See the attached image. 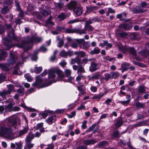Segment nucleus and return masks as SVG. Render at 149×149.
<instances>
[{"label":"nucleus","instance_id":"nucleus-1","mask_svg":"<svg viewBox=\"0 0 149 149\" xmlns=\"http://www.w3.org/2000/svg\"><path fill=\"white\" fill-rule=\"evenodd\" d=\"M24 39L20 43H17L16 46L24 49V50H27L29 49V43H33L35 42L37 43L40 42L42 40V37L33 36L31 37L27 36L24 38Z\"/></svg>","mask_w":149,"mask_h":149},{"label":"nucleus","instance_id":"nucleus-2","mask_svg":"<svg viewBox=\"0 0 149 149\" xmlns=\"http://www.w3.org/2000/svg\"><path fill=\"white\" fill-rule=\"evenodd\" d=\"M12 131V129L10 127H0V135L5 138L11 140L15 138L13 135Z\"/></svg>","mask_w":149,"mask_h":149},{"label":"nucleus","instance_id":"nucleus-3","mask_svg":"<svg viewBox=\"0 0 149 149\" xmlns=\"http://www.w3.org/2000/svg\"><path fill=\"white\" fill-rule=\"evenodd\" d=\"M34 137V134L32 132H30L26 136L25 140V146L24 149H31L34 144L31 143V141Z\"/></svg>","mask_w":149,"mask_h":149},{"label":"nucleus","instance_id":"nucleus-4","mask_svg":"<svg viewBox=\"0 0 149 149\" xmlns=\"http://www.w3.org/2000/svg\"><path fill=\"white\" fill-rule=\"evenodd\" d=\"M92 22L91 21H87L86 22L84 29L82 30H80L79 29V34H86V31H91L93 30L94 28L91 25Z\"/></svg>","mask_w":149,"mask_h":149},{"label":"nucleus","instance_id":"nucleus-5","mask_svg":"<svg viewBox=\"0 0 149 149\" xmlns=\"http://www.w3.org/2000/svg\"><path fill=\"white\" fill-rule=\"evenodd\" d=\"M56 72L60 80L63 81L65 82H70L72 79V77H69L68 78H66V76L63 73L62 71L59 70H56Z\"/></svg>","mask_w":149,"mask_h":149},{"label":"nucleus","instance_id":"nucleus-6","mask_svg":"<svg viewBox=\"0 0 149 149\" xmlns=\"http://www.w3.org/2000/svg\"><path fill=\"white\" fill-rule=\"evenodd\" d=\"M76 41L79 45L80 48H82L84 49H87L90 46V44L88 42H85L84 39H77L76 40Z\"/></svg>","mask_w":149,"mask_h":149},{"label":"nucleus","instance_id":"nucleus-7","mask_svg":"<svg viewBox=\"0 0 149 149\" xmlns=\"http://www.w3.org/2000/svg\"><path fill=\"white\" fill-rule=\"evenodd\" d=\"M8 36L10 39L13 40L14 41L18 42L21 40L20 38H18L14 33V30L13 29H10L8 30Z\"/></svg>","mask_w":149,"mask_h":149},{"label":"nucleus","instance_id":"nucleus-8","mask_svg":"<svg viewBox=\"0 0 149 149\" xmlns=\"http://www.w3.org/2000/svg\"><path fill=\"white\" fill-rule=\"evenodd\" d=\"M39 10L41 14L44 16H47L51 15V10L48 6H45V8L44 7L40 8Z\"/></svg>","mask_w":149,"mask_h":149},{"label":"nucleus","instance_id":"nucleus-9","mask_svg":"<svg viewBox=\"0 0 149 149\" xmlns=\"http://www.w3.org/2000/svg\"><path fill=\"white\" fill-rule=\"evenodd\" d=\"M17 59V56L12 52H10V57L7 60L8 63L10 65H13L16 63Z\"/></svg>","mask_w":149,"mask_h":149},{"label":"nucleus","instance_id":"nucleus-10","mask_svg":"<svg viewBox=\"0 0 149 149\" xmlns=\"http://www.w3.org/2000/svg\"><path fill=\"white\" fill-rule=\"evenodd\" d=\"M18 120V119L16 117L11 116L8 118V121L11 127L16 129Z\"/></svg>","mask_w":149,"mask_h":149},{"label":"nucleus","instance_id":"nucleus-11","mask_svg":"<svg viewBox=\"0 0 149 149\" xmlns=\"http://www.w3.org/2000/svg\"><path fill=\"white\" fill-rule=\"evenodd\" d=\"M11 40L10 39H8L7 38H5L3 39L2 42L5 46L6 49L8 50L13 47Z\"/></svg>","mask_w":149,"mask_h":149},{"label":"nucleus","instance_id":"nucleus-12","mask_svg":"<svg viewBox=\"0 0 149 149\" xmlns=\"http://www.w3.org/2000/svg\"><path fill=\"white\" fill-rule=\"evenodd\" d=\"M101 65V64L96 63L94 62H92L89 68V70L91 72H93L99 68V66Z\"/></svg>","mask_w":149,"mask_h":149},{"label":"nucleus","instance_id":"nucleus-13","mask_svg":"<svg viewBox=\"0 0 149 149\" xmlns=\"http://www.w3.org/2000/svg\"><path fill=\"white\" fill-rule=\"evenodd\" d=\"M73 12L76 15L79 16L83 13V7L81 6L77 7L74 8Z\"/></svg>","mask_w":149,"mask_h":149},{"label":"nucleus","instance_id":"nucleus-14","mask_svg":"<svg viewBox=\"0 0 149 149\" xmlns=\"http://www.w3.org/2000/svg\"><path fill=\"white\" fill-rule=\"evenodd\" d=\"M36 81L33 84V85L34 87H38L41 85L42 79L39 76H36Z\"/></svg>","mask_w":149,"mask_h":149},{"label":"nucleus","instance_id":"nucleus-15","mask_svg":"<svg viewBox=\"0 0 149 149\" xmlns=\"http://www.w3.org/2000/svg\"><path fill=\"white\" fill-rule=\"evenodd\" d=\"M64 32L67 33H79V29L73 28L70 29V28H64Z\"/></svg>","mask_w":149,"mask_h":149},{"label":"nucleus","instance_id":"nucleus-16","mask_svg":"<svg viewBox=\"0 0 149 149\" xmlns=\"http://www.w3.org/2000/svg\"><path fill=\"white\" fill-rule=\"evenodd\" d=\"M98 7L95 6H90L86 7V10L84 14V15H86V14H89L92 11L98 9Z\"/></svg>","mask_w":149,"mask_h":149},{"label":"nucleus","instance_id":"nucleus-17","mask_svg":"<svg viewBox=\"0 0 149 149\" xmlns=\"http://www.w3.org/2000/svg\"><path fill=\"white\" fill-rule=\"evenodd\" d=\"M9 66L10 65L8 63H0V68L6 72H7L10 69L9 68Z\"/></svg>","mask_w":149,"mask_h":149},{"label":"nucleus","instance_id":"nucleus-18","mask_svg":"<svg viewBox=\"0 0 149 149\" xmlns=\"http://www.w3.org/2000/svg\"><path fill=\"white\" fill-rule=\"evenodd\" d=\"M130 63L127 62H124L122 63L121 66V69H122V72H123L128 70V67L129 66Z\"/></svg>","mask_w":149,"mask_h":149},{"label":"nucleus","instance_id":"nucleus-19","mask_svg":"<svg viewBox=\"0 0 149 149\" xmlns=\"http://www.w3.org/2000/svg\"><path fill=\"white\" fill-rule=\"evenodd\" d=\"M83 143L86 145H93L97 143V141L94 139L84 140Z\"/></svg>","mask_w":149,"mask_h":149},{"label":"nucleus","instance_id":"nucleus-20","mask_svg":"<svg viewBox=\"0 0 149 149\" xmlns=\"http://www.w3.org/2000/svg\"><path fill=\"white\" fill-rule=\"evenodd\" d=\"M116 17L118 19H119L120 21H126L127 19L126 14L125 13H122L118 14L116 16Z\"/></svg>","mask_w":149,"mask_h":149},{"label":"nucleus","instance_id":"nucleus-21","mask_svg":"<svg viewBox=\"0 0 149 149\" xmlns=\"http://www.w3.org/2000/svg\"><path fill=\"white\" fill-rule=\"evenodd\" d=\"M81 60V58L77 56L75 57L74 58H72L71 60L70 63L71 65L74 64L75 63H77L79 65L80 64Z\"/></svg>","mask_w":149,"mask_h":149},{"label":"nucleus","instance_id":"nucleus-22","mask_svg":"<svg viewBox=\"0 0 149 149\" xmlns=\"http://www.w3.org/2000/svg\"><path fill=\"white\" fill-rule=\"evenodd\" d=\"M56 118L55 116H52L49 117L45 121L49 124L51 125L55 121Z\"/></svg>","mask_w":149,"mask_h":149},{"label":"nucleus","instance_id":"nucleus-23","mask_svg":"<svg viewBox=\"0 0 149 149\" xmlns=\"http://www.w3.org/2000/svg\"><path fill=\"white\" fill-rule=\"evenodd\" d=\"M77 5V3L75 1L70 2L68 5L67 8L69 10H72L76 7Z\"/></svg>","mask_w":149,"mask_h":149},{"label":"nucleus","instance_id":"nucleus-24","mask_svg":"<svg viewBox=\"0 0 149 149\" xmlns=\"http://www.w3.org/2000/svg\"><path fill=\"white\" fill-rule=\"evenodd\" d=\"M7 56V54L6 52L0 49V61L5 59Z\"/></svg>","mask_w":149,"mask_h":149},{"label":"nucleus","instance_id":"nucleus-25","mask_svg":"<svg viewBox=\"0 0 149 149\" xmlns=\"http://www.w3.org/2000/svg\"><path fill=\"white\" fill-rule=\"evenodd\" d=\"M149 51H148L147 48L145 50L141 51L139 52V54L143 57H146L147 56H149Z\"/></svg>","mask_w":149,"mask_h":149},{"label":"nucleus","instance_id":"nucleus-26","mask_svg":"<svg viewBox=\"0 0 149 149\" xmlns=\"http://www.w3.org/2000/svg\"><path fill=\"white\" fill-rule=\"evenodd\" d=\"M56 70H49L48 77L49 78H54L56 76Z\"/></svg>","mask_w":149,"mask_h":149},{"label":"nucleus","instance_id":"nucleus-27","mask_svg":"<svg viewBox=\"0 0 149 149\" xmlns=\"http://www.w3.org/2000/svg\"><path fill=\"white\" fill-rule=\"evenodd\" d=\"M123 124V121L122 118L119 117L116 119V121L115 123V125L118 127L121 126Z\"/></svg>","mask_w":149,"mask_h":149},{"label":"nucleus","instance_id":"nucleus-28","mask_svg":"<svg viewBox=\"0 0 149 149\" xmlns=\"http://www.w3.org/2000/svg\"><path fill=\"white\" fill-rule=\"evenodd\" d=\"M9 95H10L9 93L6 90H3L0 92V96H1L3 100L6 99L7 98V96Z\"/></svg>","mask_w":149,"mask_h":149},{"label":"nucleus","instance_id":"nucleus-29","mask_svg":"<svg viewBox=\"0 0 149 149\" xmlns=\"http://www.w3.org/2000/svg\"><path fill=\"white\" fill-rule=\"evenodd\" d=\"M66 18V15L63 13H61L58 15L57 18L58 21H62Z\"/></svg>","mask_w":149,"mask_h":149},{"label":"nucleus","instance_id":"nucleus-30","mask_svg":"<svg viewBox=\"0 0 149 149\" xmlns=\"http://www.w3.org/2000/svg\"><path fill=\"white\" fill-rule=\"evenodd\" d=\"M146 91L145 87L143 86H140L138 88L137 92L139 93H142Z\"/></svg>","mask_w":149,"mask_h":149},{"label":"nucleus","instance_id":"nucleus-31","mask_svg":"<svg viewBox=\"0 0 149 149\" xmlns=\"http://www.w3.org/2000/svg\"><path fill=\"white\" fill-rule=\"evenodd\" d=\"M8 90H6L10 94L12 91H13L14 89V86L12 84H9L7 86Z\"/></svg>","mask_w":149,"mask_h":149},{"label":"nucleus","instance_id":"nucleus-32","mask_svg":"<svg viewBox=\"0 0 149 149\" xmlns=\"http://www.w3.org/2000/svg\"><path fill=\"white\" fill-rule=\"evenodd\" d=\"M9 9L8 6H5L1 9V13L3 15H5L8 12Z\"/></svg>","mask_w":149,"mask_h":149},{"label":"nucleus","instance_id":"nucleus-33","mask_svg":"<svg viewBox=\"0 0 149 149\" xmlns=\"http://www.w3.org/2000/svg\"><path fill=\"white\" fill-rule=\"evenodd\" d=\"M15 104V103L13 101H11L10 103L8 105L6 106V109H8L9 111H11L13 106Z\"/></svg>","mask_w":149,"mask_h":149},{"label":"nucleus","instance_id":"nucleus-34","mask_svg":"<svg viewBox=\"0 0 149 149\" xmlns=\"http://www.w3.org/2000/svg\"><path fill=\"white\" fill-rule=\"evenodd\" d=\"M135 106L136 108H137L143 109L145 108L144 104L141 103L139 102H136Z\"/></svg>","mask_w":149,"mask_h":149},{"label":"nucleus","instance_id":"nucleus-35","mask_svg":"<svg viewBox=\"0 0 149 149\" xmlns=\"http://www.w3.org/2000/svg\"><path fill=\"white\" fill-rule=\"evenodd\" d=\"M78 73H81L85 72L84 68L81 65H79L78 69L77 70Z\"/></svg>","mask_w":149,"mask_h":149},{"label":"nucleus","instance_id":"nucleus-36","mask_svg":"<svg viewBox=\"0 0 149 149\" xmlns=\"http://www.w3.org/2000/svg\"><path fill=\"white\" fill-rule=\"evenodd\" d=\"M129 37L131 39H137L139 38V36L136 33H132L131 34Z\"/></svg>","mask_w":149,"mask_h":149},{"label":"nucleus","instance_id":"nucleus-37","mask_svg":"<svg viewBox=\"0 0 149 149\" xmlns=\"http://www.w3.org/2000/svg\"><path fill=\"white\" fill-rule=\"evenodd\" d=\"M128 50L130 53L134 56H135L136 54V51L135 49L133 47H129Z\"/></svg>","mask_w":149,"mask_h":149},{"label":"nucleus","instance_id":"nucleus-38","mask_svg":"<svg viewBox=\"0 0 149 149\" xmlns=\"http://www.w3.org/2000/svg\"><path fill=\"white\" fill-rule=\"evenodd\" d=\"M24 89L23 86H20L19 88L17 90V92L19 94H23L24 93Z\"/></svg>","mask_w":149,"mask_h":149},{"label":"nucleus","instance_id":"nucleus-39","mask_svg":"<svg viewBox=\"0 0 149 149\" xmlns=\"http://www.w3.org/2000/svg\"><path fill=\"white\" fill-rule=\"evenodd\" d=\"M15 145L17 147L16 149H22L23 146V143L21 141L19 142H16Z\"/></svg>","mask_w":149,"mask_h":149},{"label":"nucleus","instance_id":"nucleus-40","mask_svg":"<svg viewBox=\"0 0 149 149\" xmlns=\"http://www.w3.org/2000/svg\"><path fill=\"white\" fill-rule=\"evenodd\" d=\"M112 135L114 138H119L120 136V134L117 130L114 131L113 132Z\"/></svg>","mask_w":149,"mask_h":149},{"label":"nucleus","instance_id":"nucleus-41","mask_svg":"<svg viewBox=\"0 0 149 149\" xmlns=\"http://www.w3.org/2000/svg\"><path fill=\"white\" fill-rule=\"evenodd\" d=\"M52 16L51 15L46 20V24H50L52 25H54V23L52 21Z\"/></svg>","mask_w":149,"mask_h":149},{"label":"nucleus","instance_id":"nucleus-42","mask_svg":"<svg viewBox=\"0 0 149 149\" xmlns=\"http://www.w3.org/2000/svg\"><path fill=\"white\" fill-rule=\"evenodd\" d=\"M132 11L134 13H138L143 12L142 10L140 8H134Z\"/></svg>","mask_w":149,"mask_h":149},{"label":"nucleus","instance_id":"nucleus-43","mask_svg":"<svg viewBox=\"0 0 149 149\" xmlns=\"http://www.w3.org/2000/svg\"><path fill=\"white\" fill-rule=\"evenodd\" d=\"M57 40L59 41L58 47H61L63 45L64 41L63 40L59 38L58 37H57Z\"/></svg>","mask_w":149,"mask_h":149},{"label":"nucleus","instance_id":"nucleus-44","mask_svg":"<svg viewBox=\"0 0 149 149\" xmlns=\"http://www.w3.org/2000/svg\"><path fill=\"white\" fill-rule=\"evenodd\" d=\"M120 76L119 73L118 72H113L112 73L111 78L116 79L118 78Z\"/></svg>","mask_w":149,"mask_h":149},{"label":"nucleus","instance_id":"nucleus-45","mask_svg":"<svg viewBox=\"0 0 149 149\" xmlns=\"http://www.w3.org/2000/svg\"><path fill=\"white\" fill-rule=\"evenodd\" d=\"M28 131V129L25 128L23 130H20L19 131V135L21 136L23 134L27 133Z\"/></svg>","mask_w":149,"mask_h":149},{"label":"nucleus","instance_id":"nucleus-46","mask_svg":"<svg viewBox=\"0 0 149 149\" xmlns=\"http://www.w3.org/2000/svg\"><path fill=\"white\" fill-rule=\"evenodd\" d=\"M125 111L126 114V116L127 117H130L133 114L132 111L130 109H127L125 110Z\"/></svg>","mask_w":149,"mask_h":149},{"label":"nucleus","instance_id":"nucleus-47","mask_svg":"<svg viewBox=\"0 0 149 149\" xmlns=\"http://www.w3.org/2000/svg\"><path fill=\"white\" fill-rule=\"evenodd\" d=\"M128 48L126 47H122L120 48V49L123 54L126 53L128 50Z\"/></svg>","mask_w":149,"mask_h":149},{"label":"nucleus","instance_id":"nucleus-48","mask_svg":"<svg viewBox=\"0 0 149 149\" xmlns=\"http://www.w3.org/2000/svg\"><path fill=\"white\" fill-rule=\"evenodd\" d=\"M65 73L66 76V78L67 79L69 77H71L70 75L71 73V71L67 69L65 71Z\"/></svg>","mask_w":149,"mask_h":149},{"label":"nucleus","instance_id":"nucleus-49","mask_svg":"<svg viewBox=\"0 0 149 149\" xmlns=\"http://www.w3.org/2000/svg\"><path fill=\"white\" fill-rule=\"evenodd\" d=\"M55 4L56 7L58 9H62L64 7V4L62 2L56 3Z\"/></svg>","mask_w":149,"mask_h":149},{"label":"nucleus","instance_id":"nucleus-50","mask_svg":"<svg viewBox=\"0 0 149 149\" xmlns=\"http://www.w3.org/2000/svg\"><path fill=\"white\" fill-rule=\"evenodd\" d=\"M100 49L98 48H95L93 50H91V53L92 54H97L100 53Z\"/></svg>","mask_w":149,"mask_h":149},{"label":"nucleus","instance_id":"nucleus-51","mask_svg":"<svg viewBox=\"0 0 149 149\" xmlns=\"http://www.w3.org/2000/svg\"><path fill=\"white\" fill-rule=\"evenodd\" d=\"M120 28L123 30H127L128 29V25L125 24H121L120 25Z\"/></svg>","mask_w":149,"mask_h":149},{"label":"nucleus","instance_id":"nucleus-52","mask_svg":"<svg viewBox=\"0 0 149 149\" xmlns=\"http://www.w3.org/2000/svg\"><path fill=\"white\" fill-rule=\"evenodd\" d=\"M97 124L95 123L93 124L92 126L88 128L86 131L87 132H89L93 130V129L97 126Z\"/></svg>","mask_w":149,"mask_h":149},{"label":"nucleus","instance_id":"nucleus-53","mask_svg":"<svg viewBox=\"0 0 149 149\" xmlns=\"http://www.w3.org/2000/svg\"><path fill=\"white\" fill-rule=\"evenodd\" d=\"M5 31V28L4 26L0 24V34H3Z\"/></svg>","mask_w":149,"mask_h":149},{"label":"nucleus","instance_id":"nucleus-54","mask_svg":"<svg viewBox=\"0 0 149 149\" xmlns=\"http://www.w3.org/2000/svg\"><path fill=\"white\" fill-rule=\"evenodd\" d=\"M119 103H120L122 105L124 106H126L129 103V100H126V101H119Z\"/></svg>","mask_w":149,"mask_h":149},{"label":"nucleus","instance_id":"nucleus-55","mask_svg":"<svg viewBox=\"0 0 149 149\" xmlns=\"http://www.w3.org/2000/svg\"><path fill=\"white\" fill-rule=\"evenodd\" d=\"M6 79V76L2 74H0V84L3 82Z\"/></svg>","mask_w":149,"mask_h":149},{"label":"nucleus","instance_id":"nucleus-56","mask_svg":"<svg viewBox=\"0 0 149 149\" xmlns=\"http://www.w3.org/2000/svg\"><path fill=\"white\" fill-rule=\"evenodd\" d=\"M35 72L37 74L41 72L42 70V67H36L35 68Z\"/></svg>","mask_w":149,"mask_h":149},{"label":"nucleus","instance_id":"nucleus-57","mask_svg":"<svg viewBox=\"0 0 149 149\" xmlns=\"http://www.w3.org/2000/svg\"><path fill=\"white\" fill-rule=\"evenodd\" d=\"M78 44L77 41L76 42H74L71 43L70 46L73 48H76L78 47Z\"/></svg>","mask_w":149,"mask_h":149},{"label":"nucleus","instance_id":"nucleus-58","mask_svg":"<svg viewBox=\"0 0 149 149\" xmlns=\"http://www.w3.org/2000/svg\"><path fill=\"white\" fill-rule=\"evenodd\" d=\"M119 34L121 38H124L127 36V33L125 32H122L119 33Z\"/></svg>","mask_w":149,"mask_h":149},{"label":"nucleus","instance_id":"nucleus-59","mask_svg":"<svg viewBox=\"0 0 149 149\" xmlns=\"http://www.w3.org/2000/svg\"><path fill=\"white\" fill-rule=\"evenodd\" d=\"M24 77L28 81H31L32 80L31 77L29 74H25L24 75Z\"/></svg>","mask_w":149,"mask_h":149},{"label":"nucleus","instance_id":"nucleus-60","mask_svg":"<svg viewBox=\"0 0 149 149\" xmlns=\"http://www.w3.org/2000/svg\"><path fill=\"white\" fill-rule=\"evenodd\" d=\"M13 1V0H5L4 2V4L7 5H10Z\"/></svg>","mask_w":149,"mask_h":149},{"label":"nucleus","instance_id":"nucleus-61","mask_svg":"<svg viewBox=\"0 0 149 149\" xmlns=\"http://www.w3.org/2000/svg\"><path fill=\"white\" fill-rule=\"evenodd\" d=\"M37 52H36L33 54L31 56V59L33 61H36L37 59Z\"/></svg>","mask_w":149,"mask_h":149},{"label":"nucleus","instance_id":"nucleus-62","mask_svg":"<svg viewBox=\"0 0 149 149\" xmlns=\"http://www.w3.org/2000/svg\"><path fill=\"white\" fill-rule=\"evenodd\" d=\"M79 91H83L86 90V88L83 85H81L77 87Z\"/></svg>","mask_w":149,"mask_h":149},{"label":"nucleus","instance_id":"nucleus-63","mask_svg":"<svg viewBox=\"0 0 149 149\" xmlns=\"http://www.w3.org/2000/svg\"><path fill=\"white\" fill-rule=\"evenodd\" d=\"M104 45H107L108 48H111L112 47V45L111 43H109L107 41H104L103 42Z\"/></svg>","mask_w":149,"mask_h":149},{"label":"nucleus","instance_id":"nucleus-64","mask_svg":"<svg viewBox=\"0 0 149 149\" xmlns=\"http://www.w3.org/2000/svg\"><path fill=\"white\" fill-rule=\"evenodd\" d=\"M127 147L129 149H136L131 145L130 141L127 142Z\"/></svg>","mask_w":149,"mask_h":149}]
</instances>
